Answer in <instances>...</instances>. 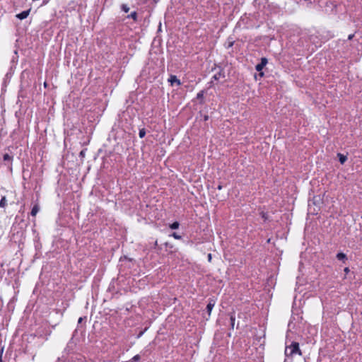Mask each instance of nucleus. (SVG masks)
Wrapping results in <instances>:
<instances>
[{"label": "nucleus", "instance_id": "nucleus-14", "mask_svg": "<svg viewBox=\"0 0 362 362\" xmlns=\"http://www.w3.org/2000/svg\"><path fill=\"white\" fill-rule=\"evenodd\" d=\"M179 227V223L175 221L170 225L172 229H177Z\"/></svg>", "mask_w": 362, "mask_h": 362}, {"label": "nucleus", "instance_id": "nucleus-19", "mask_svg": "<svg viewBox=\"0 0 362 362\" xmlns=\"http://www.w3.org/2000/svg\"><path fill=\"white\" fill-rule=\"evenodd\" d=\"M203 95H204L203 91H201V92L197 93V98H202L203 97Z\"/></svg>", "mask_w": 362, "mask_h": 362}, {"label": "nucleus", "instance_id": "nucleus-22", "mask_svg": "<svg viewBox=\"0 0 362 362\" xmlns=\"http://www.w3.org/2000/svg\"><path fill=\"white\" fill-rule=\"evenodd\" d=\"M208 259H209V261L211 260V254L208 255Z\"/></svg>", "mask_w": 362, "mask_h": 362}, {"label": "nucleus", "instance_id": "nucleus-12", "mask_svg": "<svg viewBox=\"0 0 362 362\" xmlns=\"http://www.w3.org/2000/svg\"><path fill=\"white\" fill-rule=\"evenodd\" d=\"M4 160L5 161H11L12 160V156H11L8 153H5L4 155Z\"/></svg>", "mask_w": 362, "mask_h": 362}, {"label": "nucleus", "instance_id": "nucleus-4", "mask_svg": "<svg viewBox=\"0 0 362 362\" xmlns=\"http://www.w3.org/2000/svg\"><path fill=\"white\" fill-rule=\"evenodd\" d=\"M30 13V10L24 11L16 15V17L21 20L26 18Z\"/></svg>", "mask_w": 362, "mask_h": 362}, {"label": "nucleus", "instance_id": "nucleus-20", "mask_svg": "<svg viewBox=\"0 0 362 362\" xmlns=\"http://www.w3.org/2000/svg\"><path fill=\"white\" fill-rule=\"evenodd\" d=\"M344 272H345V273H346V274H347V273H349V269L348 267H346V268L344 269Z\"/></svg>", "mask_w": 362, "mask_h": 362}, {"label": "nucleus", "instance_id": "nucleus-10", "mask_svg": "<svg viewBox=\"0 0 362 362\" xmlns=\"http://www.w3.org/2000/svg\"><path fill=\"white\" fill-rule=\"evenodd\" d=\"M338 156H339V161L341 164L344 163L345 161L346 160V156L341 154V153H338Z\"/></svg>", "mask_w": 362, "mask_h": 362}, {"label": "nucleus", "instance_id": "nucleus-21", "mask_svg": "<svg viewBox=\"0 0 362 362\" xmlns=\"http://www.w3.org/2000/svg\"><path fill=\"white\" fill-rule=\"evenodd\" d=\"M353 37H354V35H352V34H351V35H349L348 36V40H351V39L353 38Z\"/></svg>", "mask_w": 362, "mask_h": 362}, {"label": "nucleus", "instance_id": "nucleus-25", "mask_svg": "<svg viewBox=\"0 0 362 362\" xmlns=\"http://www.w3.org/2000/svg\"><path fill=\"white\" fill-rule=\"evenodd\" d=\"M284 362H287V359L286 358L284 360Z\"/></svg>", "mask_w": 362, "mask_h": 362}, {"label": "nucleus", "instance_id": "nucleus-7", "mask_svg": "<svg viewBox=\"0 0 362 362\" xmlns=\"http://www.w3.org/2000/svg\"><path fill=\"white\" fill-rule=\"evenodd\" d=\"M40 211V206L38 204H35L33 206L32 210H31V215L33 216H35L36 214L39 212Z\"/></svg>", "mask_w": 362, "mask_h": 362}, {"label": "nucleus", "instance_id": "nucleus-13", "mask_svg": "<svg viewBox=\"0 0 362 362\" xmlns=\"http://www.w3.org/2000/svg\"><path fill=\"white\" fill-rule=\"evenodd\" d=\"M139 137L140 138H143L146 135V131L144 129H141L139 130Z\"/></svg>", "mask_w": 362, "mask_h": 362}, {"label": "nucleus", "instance_id": "nucleus-6", "mask_svg": "<svg viewBox=\"0 0 362 362\" xmlns=\"http://www.w3.org/2000/svg\"><path fill=\"white\" fill-rule=\"evenodd\" d=\"M214 305H215V302H214V300H211L209 302V303H208V305H207V306H206V310H207V311H208V313H209V315H210V313H211V310H212L213 308L214 307Z\"/></svg>", "mask_w": 362, "mask_h": 362}, {"label": "nucleus", "instance_id": "nucleus-24", "mask_svg": "<svg viewBox=\"0 0 362 362\" xmlns=\"http://www.w3.org/2000/svg\"><path fill=\"white\" fill-rule=\"evenodd\" d=\"M1 356H2V355H1V353L0 352V361H1Z\"/></svg>", "mask_w": 362, "mask_h": 362}, {"label": "nucleus", "instance_id": "nucleus-16", "mask_svg": "<svg viewBox=\"0 0 362 362\" xmlns=\"http://www.w3.org/2000/svg\"><path fill=\"white\" fill-rule=\"evenodd\" d=\"M235 317L232 315L230 316V322H231V327L233 328L234 327V325H235Z\"/></svg>", "mask_w": 362, "mask_h": 362}, {"label": "nucleus", "instance_id": "nucleus-2", "mask_svg": "<svg viewBox=\"0 0 362 362\" xmlns=\"http://www.w3.org/2000/svg\"><path fill=\"white\" fill-rule=\"evenodd\" d=\"M268 61L265 57L261 59V62L256 65L255 69L257 71H261L264 67L267 65Z\"/></svg>", "mask_w": 362, "mask_h": 362}, {"label": "nucleus", "instance_id": "nucleus-3", "mask_svg": "<svg viewBox=\"0 0 362 362\" xmlns=\"http://www.w3.org/2000/svg\"><path fill=\"white\" fill-rule=\"evenodd\" d=\"M168 81L170 83L171 86H174L175 84L180 86L181 84L180 81L177 78L176 76L174 75H171L170 76Z\"/></svg>", "mask_w": 362, "mask_h": 362}, {"label": "nucleus", "instance_id": "nucleus-5", "mask_svg": "<svg viewBox=\"0 0 362 362\" xmlns=\"http://www.w3.org/2000/svg\"><path fill=\"white\" fill-rule=\"evenodd\" d=\"M223 78H225V74L221 70H220L218 73L215 74L214 76H213V78L216 81Z\"/></svg>", "mask_w": 362, "mask_h": 362}, {"label": "nucleus", "instance_id": "nucleus-17", "mask_svg": "<svg viewBox=\"0 0 362 362\" xmlns=\"http://www.w3.org/2000/svg\"><path fill=\"white\" fill-rule=\"evenodd\" d=\"M172 236H173L174 238L177 239V240H180V239H181V236H180V235H178L177 233H173L172 234Z\"/></svg>", "mask_w": 362, "mask_h": 362}, {"label": "nucleus", "instance_id": "nucleus-8", "mask_svg": "<svg viewBox=\"0 0 362 362\" xmlns=\"http://www.w3.org/2000/svg\"><path fill=\"white\" fill-rule=\"evenodd\" d=\"M337 258L339 259V260H344L346 259V256L344 253L343 252H339L337 255Z\"/></svg>", "mask_w": 362, "mask_h": 362}, {"label": "nucleus", "instance_id": "nucleus-23", "mask_svg": "<svg viewBox=\"0 0 362 362\" xmlns=\"http://www.w3.org/2000/svg\"><path fill=\"white\" fill-rule=\"evenodd\" d=\"M82 320H83V318H82V317H80V318L78 319V323H81V322H82Z\"/></svg>", "mask_w": 362, "mask_h": 362}, {"label": "nucleus", "instance_id": "nucleus-18", "mask_svg": "<svg viewBox=\"0 0 362 362\" xmlns=\"http://www.w3.org/2000/svg\"><path fill=\"white\" fill-rule=\"evenodd\" d=\"M140 359V356L139 355H136L134 356L133 358H132V361H138Z\"/></svg>", "mask_w": 362, "mask_h": 362}, {"label": "nucleus", "instance_id": "nucleus-1", "mask_svg": "<svg viewBox=\"0 0 362 362\" xmlns=\"http://www.w3.org/2000/svg\"><path fill=\"white\" fill-rule=\"evenodd\" d=\"M302 355V352L299 348L298 342H293L290 346L286 347L285 355L286 357L292 356L293 354Z\"/></svg>", "mask_w": 362, "mask_h": 362}, {"label": "nucleus", "instance_id": "nucleus-11", "mask_svg": "<svg viewBox=\"0 0 362 362\" xmlns=\"http://www.w3.org/2000/svg\"><path fill=\"white\" fill-rule=\"evenodd\" d=\"M121 8L125 13H127L129 11V7L127 4H122L121 6Z\"/></svg>", "mask_w": 362, "mask_h": 362}, {"label": "nucleus", "instance_id": "nucleus-15", "mask_svg": "<svg viewBox=\"0 0 362 362\" xmlns=\"http://www.w3.org/2000/svg\"><path fill=\"white\" fill-rule=\"evenodd\" d=\"M136 12L134 11L132 13H131V14L129 16V17L133 18L134 20H136Z\"/></svg>", "mask_w": 362, "mask_h": 362}, {"label": "nucleus", "instance_id": "nucleus-9", "mask_svg": "<svg viewBox=\"0 0 362 362\" xmlns=\"http://www.w3.org/2000/svg\"><path fill=\"white\" fill-rule=\"evenodd\" d=\"M7 205V201L5 197H3L0 201V207L4 208Z\"/></svg>", "mask_w": 362, "mask_h": 362}]
</instances>
